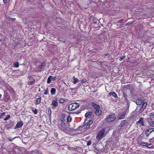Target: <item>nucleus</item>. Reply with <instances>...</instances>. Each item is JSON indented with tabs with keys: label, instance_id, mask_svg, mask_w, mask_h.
Segmentation results:
<instances>
[{
	"label": "nucleus",
	"instance_id": "1",
	"mask_svg": "<svg viewBox=\"0 0 154 154\" xmlns=\"http://www.w3.org/2000/svg\"><path fill=\"white\" fill-rule=\"evenodd\" d=\"M116 118V117L115 114L111 113L107 116L104 120L107 122H111L114 121Z\"/></svg>",
	"mask_w": 154,
	"mask_h": 154
},
{
	"label": "nucleus",
	"instance_id": "9",
	"mask_svg": "<svg viewBox=\"0 0 154 154\" xmlns=\"http://www.w3.org/2000/svg\"><path fill=\"white\" fill-rule=\"evenodd\" d=\"M95 114L97 116H99L101 114L102 112L101 111L100 107L99 108L95 109Z\"/></svg>",
	"mask_w": 154,
	"mask_h": 154
},
{
	"label": "nucleus",
	"instance_id": "34",
	"mask_svg": "<svg viewBox=\"0 0 154 154\" xmlns=\"http://www.w3.org/2000/svg\"><path fill=\"white\" fill-rule=\"evenodd\" d=\"M48 88H46V89L45 90L44 94L45 95H47L48 93Z\"/></svg>",
	"mask_w": 154,
	"mask_h": 154
},
{
	"label": "nucleus",
	"instance_id": "46",
	"mask_svg": "<svg viewBox=\"0 0 154 154\" xmlns=\"http://www.w3.org/2000/svg\"><path fill=\"white\" fill-rule=\"evenodd\" d=\"M3 117V116L0 115V119H2Z\"/></svg>",
	"mask_w": 154,
	"mask_h": 154
},
{
	"label": "nucleus",
	"instance_id": "15",
	"mask_svg": "<svg viewBox=\"0 0 154 154\" xmlns=\"http://www.w3.org/2000/svg\"><path fill=\"white\" fill-rule=\"evenodd\" d=\"M72 79L73 80V83L74 84H75L76 83L78 82L79 80L76 78L74 76L73 77Z\"/></svg>",
	"mask_w": 154,
	"mask_h": 154
},
{
	"label": "nucleus",
	"instance_id": "13",
	"mask_svg": "<svg viewBox=\"0 0 154 154\" xmlns=\"http://www.w3.org/2000/svg\"><path fill=\"white\" fill-rule=\"evenodd\" d=\"M56 89L55 88H52L51 90V95H54L55 94Z\"/></svg>",
	"mask_w": 154,
	"mask_h": 154
},
{
	"label": "nucleus",
	"instance_id": "30",
	"mask_svg": "<svg viewBox=\"0 0 154 154\" xmlns=\"http://www.w3.org/2000/svg\"><path fill=\"white\" fill-rule=\"evenodd\" d=\"M10 117H11V116L10 115H8L6 116V117H5V118L4 119V120L5 121L8 120L10 118Z\"/></svg>",
	"mask_w": 154,
	"mask_h": 154
},
{
	"label": "nucleus",
	"instance_id": "38",
	"mask_svg": "<svg viewBox=\"0 0 154 154\" xmlns=\"http://www.w3.org/2000/svg\"><path fill=\"white\" fill-rule=\"evenodd\" d=\"M69 149L70 150H75V147H69Z\"/></svg>",
	"mask_w": 154,
	"mask_h": 154
},
{
	"label": "nucleus",
	"instance_id": "42",
	"mask_svg": "<svg viewBox=\"0 0 154 154\" xmlns=\"http://www.w3.org/2000/svg\"><path fill=\"white\" fill-rule=\"evenodd\" d=\"M149 132H147V131H146L145 134L147 136H148L149 135Z\"/></svg>",
	"mask_w": 154,
	"mask_h": 154
},
{
	"label": "nucleus",
	"instance_id": "31",
	"mask_svg": "<svg viewBox=\"0 0 154 154\" xmlns=\"http://www.w3.org/2000/svg\"><path fill=\"white\" fill-rule=\"evenodd\" d=\"M147 132H149V133H151L154 131V128H152L149 129L147 130Z\"/></svg>",
	"mask_w": 154,
	"mask_h": 154
},
{
	"label": "nucleus",
	"instance_id": "18",
	"mask_svg": "<svg viewBox=\"0 0 154 154\" xmlns=\"http://www.w3.org/2000/svg\"><path fill=\"white\" fill-rule=\"evenodd\" d=\"M65 114L63 113L62 114L60 118V120H61V121H65Z\"/></svg>",
	"mask_w": 154,
	"mask_h": 154
},
{
	"label": "nucleus",
	"instance_id": "45",
	"mask_svg": "<svg viewBox=\"0 0 154 154\" xmlns=\"http://www.w3.org/2000/svg\"><path fill=\"white\" fill-rule=\"evenodd\" d=\"M3 2L4 3H6L7 2V0H3Z\"/></svg>",
	"mask_w": 154,
	"mask_h": 154
},
{
	"label": "nucleus",
	"instance_id": "41",
	"mask_svg": "<svg viewBox=\"0 0 154 154\" xmlns=\"http://www.w3.org/2000/svg\"><path fill=\"white\" fill-rule=\"evenodd\" d=\"M51 79H52L53 80V81H54L56 79V76L52 77V76Z\"/></svg>",
	"mask_w": 154,
	"mask_h": 154
},
{
	"label": "nucleus",
	"instance_id": "43",
	"mask_svg": "<svg viewBox=\"0 0 154 154\" xmlns=\"http://www.w3.org/2000/svg\"><path fill=\"white\" fill-rule=\"evenodd\" d=\"M123 20V19L120 20H119L118 22H119V23H122V22Z\"/></svg>",
	"mask_w": 154,
	"mask_h": 154
},
{
	"label": "nucleus",
	"instance_id": "2",
	"mask_svg": "<svg viewBox=\"0 0 154 154\" xmlns=\"http://www.w3.org/2000/svg\"><path fill=\"white\" fill-rule=\"evenodd\" d=\"M79 104L77 103H71L69 105L68 107V109L69 111L75 110L79 107Z\"/></svg>",
	"mask_w": 154,
	"mask_h": 154
},
{
	"label": "nucleus",
	"instance_id": "22",
	"mask_svg": "<svg viewBox=\"0 0 154 154\" xmlns=\"http://www.w3.org/2000/svg\"><path fill=\"white\" fill-rule=\"evenodd\" d=\"M147 103L146 102H145L143 103V104L142 105V106L141 107V109L142 110H143L146 107L147 105Z\"/></svg>",
	"mask_w": 154,
	"mask_h": 154
},
{
	"label": "nucleus",
	"instance_id": "26",
	"mask_svg": "<svg viewBox=\"0 0 154 154\" xmlns=\"http://www.w3.org/2000/svg\"><path fill=\"white\" fill-rule=\"evenodd\" d=\"M59 102L60 103H63L64 102L65 100L63 99L60 98L59 100Z\"/></svg>",
	"mask_w": 154,
	"mask_h": 154
},
{
	"label": "nucleus",
	"instance_id": "16",
	"mask_svg": "<svg viewBox=\"0 0 154 154\" xmlns=\"http://www.w3.org/2000/svg\"><path fill=\"white\" fill-rule=\"evenodd\" d=\"M46 64V63L45 61H44L43 62H42L40 65V68L42 69H43L45 68Z\"/></svg>",
	"mask_w": 154,
	"mask_h": 154
},
{
	"label": "nucleus",
	"instance_id": "36",
	"mask_svg": "<svg viewBox=\"0 0 154 154\" xmlns=\"http://www.w3.org/2000/svg\"><path fill=\"white\" fill-rule=\"evenodd\" d=\"M16 137H15L14 138H10L9 137L8 138V140L10 141H12L15 138H16Z\"/></svg>",
	"mask_w": 154,
	"mask_h": 154
},
{
	"label": "nucleus",
	"instance_id": "17",
	"mask_svg": "<svg viewBox=\"0 0 154 154\" xmlns=\"http://www.w3.org/2000/svg\"><path fill=\"white\" fill-rule=\"evenodd\" d=\"M41 97H40L38 98L36 100V102L35 103V105H38L41 103Z\"/></svg>",
	"mask_w": 154,
	"mask_h": 154
},
{
	"label": "nucleus",
	"instance_id": "20",
	"mask_svg": "<svg viewBox=\"0 0 154 154\" xmlns=\"http://www.w3.org/2000/svg\"><path fill=\"white\" fill-rule=\"evenodd\" d=\"M48 114L49 117L50 118H51V109L50 108H48Z\"/></svg>",
	"mask_w": 154,
	"mask_h": 154
},
{
	"label": "nucleus",
	"instance_id": "6",
	"mask_svg": "<svg viewBox=\"0 0 154 154\" xmlns=\"http://www.w3.org/2000/svg\"><path fill=\"white\" fill-rule=\"evenodd\" d=\"M93 123L92 120L89 119L88 122L86 123L84 126L83 128L85 129H88L90 127V125Z\"/></svg>",
	"mask_w": 154,
	"mask_h": 154
},
{
	"label": "nucleus",
	"instance_id": "39",
	"mask_svg": "<svg viewBox=\"0 0 154 154\" xmlns=\"http://www.w3.org/2000/svg\"><path fill=\"white\" fill-rule=\"evenodd\" d=\"M91 141H88L87 142V145L88 146L90 145L91 144Z\"/></svg>",
	"mask_w": 154,
	"mask_h": 154
},
{
	"label": "nucleus",
	"instance_id": "8",
	"mask_svg": "<svg viewBox=\"0 0 154 154\" xmlns=\"http://www.w3.org/2000/svg\"><path fill=\"white\" fill-rule=\"evenodd\" d=\"M143 118L142 117L141 118L140 120L137 122V124L140 125H140L144 126V124L143 122Z\"/></svg>",
	"mask_w": 154,
	"mask_h": 154
},
{
	"label": "nucleus",
	"instance_id": "4",
	"mask_svg": "<svg viewBox=\"0 0 154 154\" xmlns=\"http://www.w3.org/2000/svg\"><path fill=\"white\" fill-rule=\"evenodd\" d=\"M105 131L104 129H103L99 132V134L97 136V139L98 140H100L104 136V134Z\"/></svg>",
	"mask_w": 154,
	"mask_h": 154
},
{
	"label": "nucleus",
	"instance_id": "48",
	"mask_svg": "<svg viewBox=\"0 0 154 154\" xmlns=\"http://www.w3.org/2000/svg\"><path fill=\"white\" fill-rule=\"evenodd\" d=\"M1 41H2V40L1 39H0V42H1Z\"/></svg>",
	"mask_w": 154,
	"mask_h": 154
},
{
	"label": "nucleus",
	"instance_id": "37",
	"mask_svg": "<svg viewBox=\"0 0 154 154\" xmlns=\"http://www.w3.org/2000/svg\"><path fill=\"white\" fill-rule=\"evenodd\" d=\"M86 81V80L85 79H83L81 80V83H85Z\"/></svg>",
	"mask_w": 154,
	"mask_h": 154
},
{
	"label": "nucleus",
	"instance_id": "32",
	"mask_svg": "<svg viewBox=\"0 0 154 154\" xmlns=\"http://www.w3.org/2000/svg\"><path fill=\"white\" fill-rule=\"evenodd\" d=\"M19 63L17 62H15L14 63V66L15 67H17L19 66Z\"/></svg>",
	"mask_w": 154,
	"mask_h": 154
},
{
	"label": "nucleus",
	"instance_id": "7",
	"mask_svg": "<svg viewBox=\"0 0 154 154\" xmlns=\"http://www.w3.org/2000/svg\"><path fill=\"white\" fill-rule=\"evenodd\" d=\"M23 125V122L22 121L18 122L16 125L14 127V128L16 129L21 127Z\"/></svg>",
	"mask_w": 154,
	"mask_h": 154
},
{
	"label": "nucleus",
	"instance_id": "12",
	"mask_svg": "<svg viewBox=\"0 0 154 154\" xmlns=\"http://www.w3.org/2000/svg\"><path fill=\"white\" fill-rule=\"evenodd\" d=\"M136 103L138 105H141L143 103L141 98H138L136 100Z\"/></svg>",
	"mask_w": 154,
	"mask_h": 154
},
{
	"label": "nucleus",
	"instance_id": "14",
	"mask_svg": "<svg viewBox=\"0 0 154 154\" xmlns=\"http://www.w3.org/2000/svg\"><path fill=\"white\" fill-rule=\"evenodd\" d=\"M91 104L92 106H93L95 108V109H97V108L98 109L100 108V106L99 105H97L94 102H92L91 103Z\"/></svg>",
	"mask_w": 154,
	"mask_h": 154
},
{
	"label": "nucleus",
	"instance_id": "27",
	"mask_svg": "<svg viewBox=\"0 0 154 154\" xmlns=\"http://www.w3.org/2000/svg\"><path fill=\"white\" fill-rule=\"evenodd\" d=\"M140 144L142 146H146V145L147 144V143H145L143 141H141L140 143Z\"/></svg>",
	"mask_w": 154,
	"mask_h": 154
},
{
	"label": "nucleus",
	"instance_id": "40",
	"mask_svg": "<svg viewBox=\"0 0 154 154\" xmlns=\"http://www.w3.org/2000/svg\"><path fill=\"white\" fill-rule=\"evenodd\" d=\"M125 58V56H122V57L120 58V59H119V60H120V61H122V60L124 59Z\"/></svg>",
	"mask_w": 154,
	"mask_h": 154
},
{
	"label": "nucleus",
	"instance_id": "35",
	"mask_svg": "<svg viewBox=\"0 0 154 154\" xmlns=\"http://www.w3.org/2000/svg\"><path fill=\"white\" fill-rule=\"evenodd\" d=\"M92 23L96 24L97 23V20L96 19H93L92 20Z\"/></svg>",
	"mask_w": 154,
	"mask_h": 154
},
{
	"label": "nucleus",
	"instance_id": "5",
	"mask_svg": "<svg viewBox=\"0 0 154 154\" xmlns=\"http://www.w3.org/2000/svg\"><path fill=\"white\" fill-rule=\"evenodd\" d=\"M149 117L150 120L148 121V122L150 125L152 126L154 124V112L150 113L149 114Z\"/></svg>",
	"mask_w": 154,
	"mask_h": 154
},
{
	"label": "nucleus",
	"instance_id": "47",
	"mask_svg": "<svg viewBox=\"0 0 154 154\" xmlns=\"http://www.w3.org/2000/svg\"><path fill=\"white\" fill-rule=\"evenodd\" d=\"M13 21H15V18H13V19H11Z\"/></svg>",
	"mask_w": 154,
	"mask_h": 154
},
{
	"label": "nucleus",
	"instance_id": "29",
	"mask_svg": "<svg viewBox=\"0 0 154 154\" xmlns=\"http://www.w3.org/2000/svg\"><path fill=\"white\" fill-rule=\"evenodd\" d=\"M32 110L35 114H36L37 113L38 111L36 109H34L33 108L32 109Z\"/></svg>",
	"mask_w": 154,
	"mask_h": 154
},
{
	"label": "nucleus",
	"instance_id": "3",
	"mask_svg": "<svg viewBox=\"0 0 154 154\" xmlns=\"http://www.w3.org/2000/svg\"><path fill=\"white\" fill-rule=\"evenodd\" d=\"M58 102L57 101V98L56 97H54V99L52 100L51 105L52 106L51 107L52 109H54L55 107H57L58 106Z\"/></svg>",
	"mask_w": 154,
	"mask_h": 154
},
{
	"label": "nucleus",
	"instance_id": "44",
	"mask_svg": "<svg viewBox=\"0 0 154 154\" xmlns=\"http://www.w3.org/2000/svg\"><path fill=\"white\" fill-rule=\"evenodd\" d=\"M5 112H4L2 113L1 115L3 116V117L5 115Z\"/></svg>",
	"mask_w": 154,
	"mask_h": 154
},
{
	"label": "nucleus",
	"instance_id": "23",
	"mask_svg": "<svg viewBox=\"0 0 154 154\" xmlns=\"http://www.w3.org/2000/svg\"><path fill=\"white\" fill-rule=\"evenodd\" d=\"M60 125L63 128H66V124H65V122H64V121H61V122L60 124Z\"/></svg>",
	"mask_w": 154,
	"mask_h": 154
},
{
	"label": "nucleus",
	"instance_id": "28",
	"mask_svg": "<svg viewBox=\"0 0 154 154\" xmlns=\"http://www.w3.org/2000/svg\"><path fill=\"white\" fill-rule=\"evenodd\" d=\"M35 82V79H34L33 80L29 82L28 84L32 85L34 84Z\"/></svg>",
	"mask_w": 154,
	"mask_h": 154
},
{
	"label": "nucleus",
	"instance_id": "24",
	"mask_svg": "<svg viewBox=\"0 0 154 154\" xmlns=\"http://www.w3.org/2000/svg\"><path fill=\"white\" fill-rule=\"evenodd\" d=\"M92 114V112H88L86 113L85 114V116L86 117H88V116H90Z\"/></svg>",
	"mask_w": 154,
	"mask_h": 154
},
{
	"label": "nucleus",
	"instance_id": "49",
	"mask_svg": "<svg viewBox=\"0 0 154 154\" xmlns=\"http://www.w3.org/2000/svg\"><path fill=\"white\" fill-rule=\"evenodd\" d=\"M153 125H154V124H153Z\"/></svg>",
	"mask_w": 154,
	"mask_h": 154
},
{
	"label": "nucleus",
	"instance_id": "11",
	"mask_svg": "<svg viewBox=\"0 0 154 154\" xmlns=\"http://www.w3.org/2000/svg\"><path fill=\"white\" fill-rule=\"evenodd\" d=\"M109 94L110 96H112L113 97L116 98L118 97L117 95L114 91L109 93Z\"/></svg>",
	"mask_w": 154,
	"mask_h": 154
},
{
	"label": "nucleus",
	"instance_id": "19",
	"mask_svg": "<svg viewBox=\"0 0 154 154\" xmlns=\"http://www.w3.org/2000/svg\"><path fill=\"white\" fill-rule=\"evenodd\" d=\"M126 120H122L119 126L120 127H123V126H124L125 124L126 123Z\"/></svg>",
	"mask_w": 154,
	"mask_h": 154
},
{
	"label": "nucleus",
	"instance_id": "21",
	"mask_svg": "<svg viewBox=\"0 0 154 154\" xmlns=\"http://www.w3.org/2000/svg\"><path fill=\"white\" fill-rule=\"evenodd\" d=\"M51 77L52 76L50 75L48 78L47 82L48 84H50L52 80Z\"/></svg>",
	"mask_w": 154,
	"mask_h": 154
},
{
	"label": "nucleus",
	"instance_id": "33",
	"mask_svg": "<svg viewBox=\"0 0 154 154\" xmlns=\"http://www.w3.org/2000/svg\"><path fill=\"white\" fill-rule=\"evenodd\" d=\"M146 146L149 148H151L152 147V145L151 143H147Z\"/></svg>",
	"mask_w": 154,
	"mask_h": 154
},
{
	"label": "nucleus",
	"instance_id": "10",
	"mask_svg": "<svg viewBox=\"0 0 154 154\" xmlns=\"http://www.w3.org/2000/svg\"><path fill=\"white\" fill-rule=\"evenodd\" d=\"M125 113L124 112L119 114L118 115L119 119H124L125 117Z\"/></svg>",
	"mask_w": 154,
	"mask_h": 154
},
{
	"label": "nucleus",
	"instance_id": "25",
	"mask_svg": "<svg viewBox=\"0 0 154 154\" xmlns=\"http://www.w3.org/2000/svg\"><path fill=\"white\" fill-rule=\"evenodd\" d=\"M67 122H70L72 120V118L70 116H68L66 118Z\"/></svg>",
	"mask_w": 154,
	"mask_h": 154
}]
</instances>
